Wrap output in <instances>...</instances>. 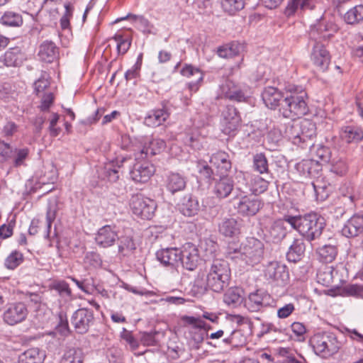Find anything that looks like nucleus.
Listing matches in <instances>:
<instances>
[{
	"label": "nucleus",
	"instance_id": "21",
	"mask_svg": "<svg viewBox=\"0 0 363 363\" xmlns=\"http://www.w3.org/2000/svg\"><path fill=\"white\" fill-rule=\"evenodd\" d=\"M165 147V142L160 138L148 139L143 148L135 153V160H143L161 152Z\"/></svg>",
	"mask_w": 363,
	"mask_h": 363
},
{
	"label": "nucleus",
	"instance_id": "15",
	"mask_svg": "<svg viewBox=\"0 0 363 363\" xmlns=\"http://www.w3.org/2000/svg\"><path fill=\"white\" fill-rule=\"evenodd\" d=\"M318 282L325 286L338 287L343 279L338 270L332 266H323L317 273Z\"/></svg>",
	"mask_w": 363,
	"mask_h": 363
},
{
	"label": "nucleus",
	"instance_id": "16",
	"mask_svg": "<svg viewBox=\"0 0 363 363\" xmlns=\"http://www.w3.org/2000/svg\"><path fill=\"white\" fill-rule=\"evenodd\" d=\"M220 97L238 102L245 101L246 96L240 85L235 84L229 79H225L220 85Z\"/></svg>",
	"mask_w": 363,
	"mask_h": 363
},
{
	"label": "nucleus",
	"instance_id": "11",
	"mask_svg": "<svg viewBox=\"0 0 363 363\" xmlns=\"http://www.w3.org/2000/svg\"><path fill=\"white\" fill-rule=\"evenodd\" d=\"M72 324L77 333L79 334L86 333L94 322V313L91 310L87 308H79L72 315Z\"/></svg>",
	"mask_w": 363,
	"mask_h": 363
},
{
	"label": "nucleus",
	"instance_id": "44",
	"mask_svg": "<svg viewBox=\"0 0 363 363\" xmlns=\"http://www.w3.org/2000/svg\"><path fill=\"white\" fill-rule=\"evenodd\" d=\"M285 135L294 145L302 147L301 132L298 121L288 123L286 127Z\"/></svg>",
	"mask_w": 363,
	"mask_h": 363
},
{
	"label": "nucleus",
	"instance_id": "18",
	"mask_svg": "<svg viewBox=\"0 0 363 363\" xmlns=\"http://www.w3.org/2000/svg\"><path fill=\"white\" fill-rule=\"evenodd\" d=\"M28 315V309L23 303L11 304L4 313V320L9 325H13L23 321Z\"/></svg>",
	"mask_w": 363,
	"mask_h": 363
},
{
	"label": "nucleus",
	"instance_id": "43",
	"mask_svg": "<svg viewBox=\"0 0 363 363\" xmlns=\"http://www.w3.org/2000/svg\"><path fill=\"white\" fill-rule=\"evenodd\" d=\"M130 19L132 22L135 23V26L142 30L143 33H150L152 25L150 22L143 16H138L129 13L126 16L117 19L116 21Z\"/></svg>",
	"mask_w": 363,
	"mask_h": 363
},
{
	"label": "nucleus",
	"instance_id": "53",
	"mask_svg": "<svg viewBox=\"0 0 363 363\" xmlns=\"http://www.w3.org/2000/svg\"><path fill=\"white\" fill-rule=\"evenodd\" d=\"M118 252L123 256L128 255L135 249V243L133 239L129 236H123L118 238Z\"/></svg>",
	"mask_w": 363,
	"mask_h": 363
},
{
	"label": "nucleus",
	"instance_id": "52",
	"mask_svg": "<svg viewBox=\"0 0 363 363\" xmlns=\"http://www.w3.org/2000/svg\"><path fill=\"white\" fill-rule=\"evenodd\" d=\"M221 6L224 11L234 14L245 6V0H221Z\"/></svg>",
	"mask_w": 363,
	"mask_h": 363
},
{
	"label": "nucleus",
	"instance_id": "63",
	"mask_svg": "<svg viewBox=\"0 0 363 363\" xmlns=\"http://www.w3.org/2000/svg\"><path fill=\"white\" fill-rule=\"evenodd\" d=\"M84 262L86 264H88L95 268L101 267L102 263L100 255L94 252L86 253L84 258Z\"/></svg>",
	"mask_w": 363,
	"mask_h": 363
},
{
	"label": "nucleus",
	"instance_id": "55",
	"mask_svg": "<svg viewBox=\"0 0 363 363\" xmlns=\"http://www.w3.org/2000/svg\"><path fill=\"white\" fill-rule=\"evenodd\" d=\"M295 3L296 5L292 11L289 10V4H287L285 10L286 15L291 16L294 14L298 9H300L302 11L313 10L315 6L316 0H298Z\"/></svg>",
	"mask_w": 363,
	"mask_h": 363
},
{
	"label": "nucleus",
	"instance_id": "50",
	"mask_svg": "<svg viewBox=\"0 0 363 363\" xmlns=\"http://www.w3.org/2000/svg\"><path fill=\"white\" fill-rule=\"evenodd\" d=\"M2 24L9 26H21L23 24V18L21 14L13 11H6L1 18Z\"/></svg>",
	"mask_w": 363,
	"mask_h": 363
},
{
	"label": "nucleus",
	"instance_id": "62",
	"mask_svg": "<svg viewBox=\"0 0 363 363\" xmlns=\"http://www.w3.org/2000/svg\"><path fill=\"white\" fill-rule=\"evenodd\" d=\"M56 204L55 203H50L48 206L47 213H46V220H47V228H48V233L46 237H49L50 230L51 228L52 223L54 221L56 217Z\"/></svg>",
	"mask_w": 363,
	"mask_h": 363
},
{
	"label": "nucleus",
	"instance_id": "33",
	"mask_svg": "<svg viewBox=\"0 0 363 363\" xmlns=\"http://www.w3.org/2000/svg\"><path fill=\"white\" fill-rule=\"evenodd\" d=\"M167 189L174 194L184 189L186 184V179L179 173L172 172L167 175L165 181Z\"/></svg>",
	"mask_w": 363,
	"mask_h": 363
},
{
	"label": "nucleus",
	"instance_id": "48",
	"mask_svg": "<svg viewBox=\"0 0 363 363\" xmlns=\"http://www.w3.org/2000/svg\"><path fill=\"white\" fill-rule=\"evenodd\" d=\"M348 24H355L363 21V5H357L350 9L344 16Z\"/></svg>",
	"mask_w": 363,
	"mask_h": 363
},
{
	"label": "nucleus",
	"instance_id": "32",
	"mask_svg": "<svg viewBox=\"0 0 363 363\" xmlns=\"http://www.w3.org/2000/svg\"><path fill=\"white\" fill-rule=\"evenodd\" d=\"M297 171L304 177H314L321 169L318 160L315 159L303 160L296 165Z\"/></svg>",
	"mask_w": 363,
	"mask_h": 363
},
{
	"label": "nucleus",
	"instance_id": "14",
	"mask_svg": "<svg viewBox=\"0 0 363 363\" xmlns=\"http://www.w3.org/2000/svg\"><path fill=\"white\" fill-rule=\"evenodd\" d=\"M313 65L320 72H325L330 63V55L323 45L315 42L311 54Z\"/></svg>",
	"mask_w": 363,
	"mask_h": 363
},
{
	"label": "nucleus",
	"instance_id": "60",
	"mask_svg": "<svg viewBox=\"0 0 363 363\" xmlns=\"http://www.w3.org/2000/svg\"><path fill=\"white\" fill-rule=\"evenodd\" d=\"M50 78L48 74L44 73L42 76L35 82L34 83V89L36 94L40 95L41 93H43L47 88L50 86Z\"/></svg>",
	"mask_w": 363,
	"mask_h": 363
},
{
	"label": "nucleus",
	"instance_id": "45",
	"mask_svg": "<svg viewBox=\"0 0 363 363\" xmlns=\"http://www.w3.org/2000/svg\"><path fill=\"white\" fill-rule=\"evenodd\" d=\"M242 293L240 288H230L224 294L223 301L227 305L235 306L242 303Z\"/></svg>",
	"mask_w": 363,
	"mask_h": 363
},
{
	"label": "nucleus",
	"instance_id": "17",
	"mask_svg": "<svg viewBox=\"0 0 363 363\" xmlns=\"http://www.w3.org/2000/svg\"><path fill=\"white\" fill-rule=\"evenodd\" d=\"M271 296L269 294L257 290L250 293L245 301V306L250 312H258L269 306Z\"/></svg>",
	"mask_w": 363,
	"mask_h": 363
},
{
	"label": "nucleus",
	"instance_id": "59",
	"mask_svg": "<svg viewBox=\"0 0 363 363\" xmlns=\"http://www.w3.org/2000/svg\"><path fill=\"white\" fill-rule=\"evenodd\" d=\"M65 13L63 16L61 17L60 23V27L62 30L69 29L70 28V23L69 21L73 15L74 6L71 3L65 4Z\"/></svg>",
	"mask_w": 363,
	"mask_h": 363
},
{
	"label": "nucleus",
	"instance_id": "39",
	"mask_svg": "<svg viewBox=\"0 0 363 363\" xmlns=\"http://www.w3.org/2000/svg\"><path fill=\"white\" fill-rule=\"evenodd\" d=\"M18 96V91L16 84L11 82L0 84V99L9 103L15 101Z\"/></svg>",
	"mask_w": 363,
	"mask_h": 363
},
{
	"label": "nucleus",
	"instance_id": "3",
	"mask_svg": "<svg viewBox=\"0 0 363 363\" xmlns=\"http://www.w3.org/2000/svg\"><path fill=\"white\" fill-rule=\"evenodd\" d=\"M309 344L314 353L322 359H328L337 354L342 347L336 335L330 332H318L313 334Z\"/></svg>",
	"mask_w": 363,
	"mask_h": 363
},
{
	"label": "nucleus",
	"instance_id": "34",
	"mask_svg": "<svg viewBox=\"0 0 363 363\" xmlns=\"http://www.w3.org/2000/svg\"><path fill=\"white\" fill-rule=\"evenodd\" d=\"M58 55V49L51 41L43 42L39 48L38 56L42 61L45 62H53Z\"/></svg>",
	"mask_w": 363,
	"mask_h": 363
},
{
	"label": "nucleus",
	"instance_id": "1",
	"mask_svg": "<svg viewBox=\"0 0 363 363\" xmlns=\"http://www.w3.org/2000/svg\"><path fill=\"white\" fill-rule=\"evenodd\" d=\"M285 219L308 242L319 239L325 227L324 218L316 213L296 216L286 215Z\"/></svg>",
	"mask_w": 363,
	"mask_h": 363
},
{
	"label": "nucleus",
	"instance_id": "46",
	"mask_svg": "<svg viewBox=\"0 0 363 363\" xmlns=\"http://www.w3.org/2000/svg\"><path fill=\"white\" fill-rule=\"evenodd\" d=\"M200 206L198 200L191 196L187 200L184 199V201L181 206V212L186 216H193L198 213Z\"/></svg>",
	"mask_w": 363,
	"mask_h": 363
},
{
	"label": "nucleus",
	"instance_id": "41",
	"mask_svg": "<svg viewBox=\"0 0 363 363\" xmlns=\"http://www.w3.org/2000/svg\"><path fill=\"white\" fill-rule=\"evenodd\" d=\"M306 246L303 240L296 239L294 241L287 252L286 257L289 262H296L301 259L304 254Z\"/></svg>",
	"mask_w": 363,
	"mask_h": 363
},
{
	"label": "nucleus",
	"instance_id": "30",
	"mask_svg": "<svg viewBox=\"0 0 363 363\" xmlns=\"http://www.w3.org/2000/svg\"><path fill=\"white\" fill-rule=\"evenodd\" d=\"M234 189V182L228 177H221L216 182L213 193L218 199H225L229 196Z\"/></svg>",
	"mask_w": 363,
	"mask_h": 363
},
{
	"label": "nucleus",
	"instance_id": "36",
	"mask_svg": "<svg viewBox=\"0 0 363 363\" xmlns=\"http://www.w3.org/2000/svg\"><path fill=\"white\" fill-rule=\"evenodd\" d=\"M285 216L282 219L275 220L269 228V237L274 242H279L286 235Z\"/></svg>",
	"mask_w": 363,
	"mask_h": 363
},
{
	"label": "nucleus",
	"instance_id": "54",
	"mask_svg": "<svg viewBox=\"0 0 363 363\" xmlns=\"http://www.w3.org/2000/svg\"><path fill=\"white\" fill-rule=\"evenodd\" d=\"M254 169L260 174L267 173L269 170L268 161L263 153L256 154L253 157Z\"/></svg>",
	"mask_w": 363,
	"mask_h": 363
},
{
	"label": "nucleus",
	"instance_id": "38",
	"mask_svg": "<svg viewBox=\"0 0 363 363\" xmlns=\"http://www.w3.org/2000/svg\"><path fill=\"white\" fill-rule=\"evenodd\" d=\"M85 354L82 348L71 347L66 350L60 363H84Z\"/></svg>",
	"mask_w": 363,
	"mask_h": 363
},
{
	"label": "nucleus",
	"instance_id": "20",
	"mask_svg": "<svg viewBox=\"0 0 363 363\" xmlns=\"http://www.w3.org/2000/svg\"><path fill=\"white\" fill-rule=\"evenodd\" d=\"M118 239V235L115 226L106 225L97 231L95 241L100 247L106 248L113 245Z\"/></svg>",
	"mask_w": 363,
	"mask_h": 363
},
{
	"label": "nucleus",
	"instance_id": "2",
	"mask_svg": "<svg viewBox=\"0 0 363 363\" xmlns=\"http://www.w3.org/2000/svg\"><path fill=\"white\" fill-rule=\"evenodd\" d=\"M205 279V288L216 293H220L229 285L230 269L228 264L223 259H214L209 267H206V274L199 272L196 281L198 284Z\"/></svg>",
	"mask_w": 363,
	"mask_h": 363
},
{
	"label": "nucleus",
	"instance_id": "23",
	"mask_svg": "<svg viewBox=\"0 0 363 363\" xmlns=\"http://www.w3.org/2000/svg\"><path fill=\"white\" fill-rule=\"evenodd\" d=\"M182 76L189 79L188 87L191 91H196L203 79V73L192 65H186L180 71Z\"/></svg>",
	"mask_w": 363,
	"mask_h": 363
},
{
	"label": "nucleus",
	"instance_id": "40",
	"mask_svg": "<svg viewBox=\"0 0 363 363\" xmlns=\"http://www.w3.org/2000/svg\"><path fill=\"white\" fill-rule=\"evenodd\" d=\"M168 117L169 113L164 108L153 110L145 118V123L148 126L157 127L164 122Z\"/></svg>",
	"mask_w": 363,
	"mask_h": 363
},
{
	"label": "nucleus",
	"instance_id": "35",
	"mask_svg": "<svg viewBox=\"0 0 363 363\" xmlns=\"http://www.w3.org/2000/svg\"><path fill=\"white\" fill-rule=\"evenodd\" d=\"M340 137L347 143H358L363 139V130L357 126H345L342 128Z\"/></svg>",
	"mask_w": 363,
	"mask_h": 363
},
{
	"label": "nucleus",
	"instance_id": "22",
	"mask_svg": "<svg viewBox=\"0 0 363 363\" xmlns=\"http://www.w3.org/2000/svg\"><path fill=\"white\" fill-rule=\"evenodd\" d=\"M155 172L154 166L147 161L137 162L130 176L133 180L136 182L145 183L147 182Z\"/></svg>",
	"mask_w": 363,
	"mask_h": 363
},
{
	"label": "nucleus",
	"instance_id": "10",
	"mask_svg": "<svg viewBox=\"0 0 363 363\" xmlns=\"http://www.w3.org/2000/svg\"><path fill=\"white\" fill-rule=\"evenodd\" d=\"M236 179L238 182L240 181V184L245 190L248 188L247 182L249 180L250 182L249 190L255 195L264 192L269 186V182L266 179L259 176L251 177L247 172H238Z\"/></svg>",
	"mask_w": 363,
	"mask_h": 363
},
{
	"label": "nucleus",
	"instance_id": "9",
	"mask_svg": "<svg viewBox=\"0 0 363 363\" xmlns=\"http://www.w3.org/2000/svg\"><path fill=\"white\" fill-rule=\"evenodd\" d=\"M310 147L312 148V159L318 160L319 163L320 162H330L333 165V170L337 174H343L347 171V165L344 161L335 162L333 159H331V153L328 147L323 145L315 146L312 143Z\"/></svg>",
	"mask_w": 363,
	"mask_h": 363
},
{
	"label": "nucleus",
	"instance_id": "47",
	"mask_svg": "<svg viewBox=\"0 0 363 363\" xmlns=\"http://www.w3.org/2000/svg\"><path fill=\"white\" fill-rule=\"evenodd\" d=\"M69 279L77 286L79 289L87 294H91L96 289L95 281L91 276H87L82 280H79L72 277H69Z\"/></svg>",
	"mask_w": 363,
	"mask_h": 363
},
{
	"label": "nucleus",
	"instance_id": "28",
	"mask_svg": "<svg viewBox=\"0 0 363 363\" xmlns=\"http://www.w3.org/2000/svg\"><path fill=\"white\" fill-rule=\"evenodd\" d=\"M25 60L26 55L19 48H10L0 57V62L6 67H19Z\"/></svg>",
	"mask_w": 363,
	"mask_h": 363
},
{
	"label": "nucleus",
	"instance_id": "5",
	"mask_svg": "<svg viewBox=\"0 0 363 363\" xmlns=\"http://www.w3.org/2000/svg\"><path fill=\"white\" fill-rule=\"evenodd\" d=\"M235 199H238L235 208L238 213L242 216H253L262 208V201L253 196H247V191L240 184L237 182Z\"/></svg>",
	"mask_w": 363,
	"mask_h": 363
},
{
	"label": "nucleus",
	"instance_id": "29",
	"mask_svg": "<svg viewBox=\"0 0 363 363\" xmlns=\"http://www.w3.org/2000/svg\"><path fill=\"white\" fill-rule=\"evenodd\" d=\"M218 231L225 237H236L240 233V223L234 218H225L218 225Z\"/></svg>",
	"mask_w": 363,
	"mask_h": 363
},
{
	"label": "nucleus",
	"instance_id": "42",
	"mask_svg": "<svg viewBox=\"0 0 363 363\" xmlns=\"http://www.w3.org/2000/svg\"><path fill=\"white\" fill-rule=\"evenodd\" d=\"M242 45L238 43L233 42L218 48L217 52L219 57L223 58H231L238 55L242 50Z\"/></svg>",
	"mask_w": 363,
	"mask_h": 363
},
{
	"label": "nucleus",
	"instance_id": "64",
	"mask_svg": "<svg viewBox=\"0 0 363 363\" xmlns=\"http://www.w3.org/2000/svg\"><path fill=\"white\" fill-rule=\"evenodd\" d=\"M60 116L56 113H52L51 115V118L50 120L49 125V131L50 135L52 137H57L61 132V128L60 127H56V125L59 121Z\"/></svg>",
	"mask_w": 363,
	"mask_h": 363
},
{
	"label": "nucleus",
	"instance_id": "31",
	"mask_svg": "<svg viewBox=\"0 0 363 363\" xmlns=\"http://www.w3.org/2000/svg\"><path fill=\"white\" fill-rule=\"evenodd\" d=\"M210 162L218 169L220 174H225L231 169L229 155L225 152L219 151L213 154Z\"/></svg>",
	"mask_w": 363,
	"mask_h": 363
},
{
	"label": "nucleus",
	"instance_id": "25",
	"mask_svg": "<svg viewBox=\"0 0 363 363\" xmlns=\"http://www.w3.org/2000/svg\"><path fill=\"white\" fill-rule=\"evenodd\" d=\"M342 234L347 238H354L363 233V216L354 215L344 225Z\"/></svg>",
	"mask_w": 363,
	"mask_h": 363
},
{
	"label": "nucleus",
	"instance_id": "27",
	"mask_svg": "<svg viewBox=\"0 0 363 363\" xmlns=\"http://www.w3.org/2000/svg\"><path fill=\"white\" fill-rule=\"evenodd\" d=\"M180 254L179 248L169 247L157 251L156 257L163 265L174 267L179 263Z\"/></svg>",
	"mask_w": 363,
	"mask_h": 363
},
{
	"label": "nucleus",
	"instance_id": "4",
	"mask_svg": "<svg viewBox=\"0 0 363 363\" xmlns=\"http://www.w3.org/2000/svg\"><path fill=\"white\" fill-rule=\"evenodd\" d=\"M306 96L303 90L287 92L279 108V113L292 120L304 116L308 112Z\"/></svg>",
	"mask_w": 363,
	"mask_h": 363
},
{
	"label": "nucleus",
	"instance_id": "24",
	"mask_svg": "<svg viewBox=\"0 0 363 363\" xmlns=\"http://www.w3.org/2000/svg\"><path fill=\"white\" fill-rule=\"evenodd\" d=\"M284 96L281 91L274 86L264 88L262 93L263 102L270 109H276L281 107V104Z\"/></svg>",
	"mask_w": 363,
	"mask_h": 363
},
{
	"label": "nucleus",
	"instance_id": "51",
	"mask_svg": "<svg viewBox=\"0 0 363 363\" xmlns=\"http://www.w3.org/2000/svg\"><path fill=\"white\" fill-rule=\"evenodd\" d=\"M52 288L57 291L59 296L65 299V301H69L73 299L72 290L66 281H57L53 284Z\"/></svg>",
	"mask_w": 363,
	"mask_h": 363
},
{
	"label": "nucleus",
	"instance_id": "8",
	"mask_svg": "<svg viewBox=\"0 0 363 363\" xmlns=\"http://www.w3.org/2000/svg\"><path fill=\"white\" fill-rule=\"evenodd\" d=\"M130 206L135 215L145 220L152 218L157 208L154 200L138 194L132 196Z\"/></svg>",
	"mask_w": 363,
	"mask_h": 363
},
{
	"label": "nucleus",
	"instance_id": "57",
	"mask_svg": "<svg viewBox=\"0 0 363 363\" xmlns=\"http://www.w3.org/2000/svg\"><path fill=\"white\" fill-rule=\"evenodd\" d=\"M28 155L29 149L27 147L15 149L12 156L14 166L17 167L25 165Z\"/></svg>",
	"mask_w": 363,
	"mask_h": 363
},
{
	"label": "nucleus",
	"instance_id": "6",
	"mask_svg": "<svg viewBox=\"0 0 363 363\" xmlns=\"http://www.w3.org/2000/svg\"><path fill=\"white\" fill-rule=\"evenodd\" d=\"M233 252L239 254L240 259L247 264L254 266L261 262L263 258L264 243L255 238H248L242 243L239 251L233 249Z\"/></svg>",
	"mask_w": 363,
	"mask_h": 363
},
{
	"label": "nucleus",
	"instance_id": "56",
	"mask_svg": "<svg viewBox=\"0 0 363 363\" xmlns=\"http://www.w3.org/2000/svg\"><path fill=\"white\" fill-rule=\"evenodd\" d=\"M23 260V255L18 251H13L6 258L4 265L9 269H14L22 263Z\"/></svg>",
	"mask_w": 363,
	"mask_h": 363
},
{
	"label": "nucleus",
	"instance_id": "26",
	"mask_svg": "<svg viewBox=\"0 0 363 363\" xmlns=\"http://www.w3.org/2000/svg\"><path fill=\"white\" fill-rule=\"evenodd\" d=\"M301 132L302 148L311 146V140L316 135V128L313 122L308 119L298 121Z\"/></svg>",
	"mask_w": 363,
	"mask_h": 363
},
{
	"label": "nucleus",
	"instance_id": "37",
	"mask_svg": "<svg viewBox=\"0 0 363 363\" xmlns=\"http://www.w3.org/2000/svg\"><path fill=\"white\" fill-rule=\"evenodd\" d=\"M45 353L38 348H30L19 356L18 363H43Z\"/></svg>",
	"mask_w": 363,
	"mask_h": 363
},
{
	"label": "nucleus",
	"instance_id": "61",
	"mask_svg": "<svg viewBox=\"0 0 363 363\" xmlns=\"http://www.w3.org/2000/svg\"><path fill=\"white\" fill-rule=\"evenodd\" d=\"M233 347H242L247 342V337L240 330H235L231 333Z\"/></svg>",
	"mask_w": 363,
	"mask_h": 363
},
{
	"label": "nucleus",
	"instance_id": "49",
	"mask_svg": "<svg viewBox=\"0 0 363 363\" xmlns=\"http://www.w3.org/2000/svg\"><path fill=\"white\" fill-rule=\"evenodd\" d=\"M318 254L322 262H331L336 257L337 250L335 245H325L318 250Z\"/></svg>",
	"mask_w": 363,
	"mask_h": 363
},
{
	"label": "nucleus",
	"instance_id": "13",
	"mask_svg": "<svg viewBox=\"0 0 363 363\" xmlns=\"http://www.w3.org/2000/svg\"><path fill=\"white\" fill-rule=\"evenodd\" d=\"M241 118L237 109L233 106H227L222 112V131L226 135H230L238 129Z\"/></svg>",
	"mask_w": 363,
	"mask_h": 363
},
{
	"label": "nucleus",
	"instance_id": "12",
	"mask_svg": "<svg viewBox=\"0 0 363 363\" xmlns=\"http://www.w3.org/2000/svg\"><path fill=\"white\" fill-rule=\"evenodd\" d=\"M180 252L179 263L189 271L194 270L201 260L196 245L190 242L186 243L180 250Z\"/></svg>",
	"mask_w": 363,
	"mask_h": 363
},
{
	"label": "nucleus",
	"instance_id": "7",
	"mask_svg": "<svg viewBox=\"0 0 363 363\" xmlns=\"http://www.w3.org/2000/svg\"><path fill=\"white\" fill-rule=\"evenodd\" d=\"M263 276L269 284L279 286H284L289 279L286 267L277 261L264 265Z\"/></svg>",
	"mask_w": 363,
	"mask_h": 363
},
{
	"label": "nucleus",
	"instance_id": "19",
	"mask_svg": "<svg viewBox=\"0 0 363 363\" xmlns=\"http://www.w3.org/2000/svg\"><path fill=\"white\" fill-rule=\"evenodd\" d=\"M182 320L188 325L192 326V329L189 331L191 338L196 344H200L203 340V333L202 329L208 330L211 327L207 325L201 318L194 316H184Z\"/></svg>",
	"mask_w": 363,
	"mask_h": 363
},
{
	"label": "nucleus",
	"instance_id": "58",
	"mask_svg": "<svg viewBox=\"0 0 363 363\" xmlns=\"http://www.w3.org/2000/svg\"><path fill=\"white\" fill-rule=\"evenodd\" d=\"M113 38L117 43L118 53L121 55L126 53L130 47L131 40L128 38H124L120 34L115 35Z\"/></svg>",
	"mask_w": 363,
	"mask_h": 363
}]
</instances>
